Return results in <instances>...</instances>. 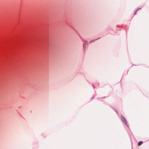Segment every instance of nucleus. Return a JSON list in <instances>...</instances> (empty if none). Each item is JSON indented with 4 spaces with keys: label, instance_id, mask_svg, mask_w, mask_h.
Returning a JSON list of instances; mask_svg holds the SVG:
<instances>
[{
    "label": "nucleus",
    "instance_id": "nucleus-1",
    "mask_svg": "<svg viewBox=\"0 0 149 149\" xmlns=\"http://www.w3.org/2000/svg\"><path fill=\"white\" fill-rule=\"evenodd\" d=\"M121 120L122 121H123L125 123L126 125H127V122L125 118L123 117H121Z\"/></svg>",
    "mask_w": 149,
    "mask_h": 149
},
{
    "label": "nucleus",
    "instance_id": "nucleus-2",
    "mask_svg": "<svg viewBox=\"0 0 149 149\" xmlns=\"http://www.w3.org/2000/svg\"><path fill=\"white\" fill-rule=\"evenodd\" d=\"M87 42L86 41H84V47L85 48L86 47V45L87 44Z\"/></svg>",
    "mask_w": 149,
    "mask_h": 149
},
{
    "label": "nucleus",
    "instance_id": "nucleus-3",
    "mask_svg": "<svg viewBox=\"0 0 149 149\" xmlns=\"http://www.w3.org/2000/svg\"><path fill=\"white\" fill-rule=\"evenodd\" d=\"M143 143V142L142 141H140L138 144V146H139L141 145L142 143Z\"/></svg>",
    "mask_w": 149,
    "mask_h": 149
},
{
    "label": "nucleus",
    "instance_id": "nucleus-4",
    "mask_svg": "<svg viewBox=\"0 0 149 149\" xmlns=\"http://www.w3.org/2000/svg\"><path fill=\"white\" fill-rule=\"evenodd\" d=\"M99 38H97V39H95V40H91L90 42L89 43H91L92 42H94V41L97 40L99 39Z\"/></svg>",
    "mask_w": 149,
    "mask_h": 149
},
{
    "label": "nucleus",
    "instance_id": "nucleus-5",
    "mask_svg": "<svg viewBox=\"0 0 149 149\" xmlns=\"http://www.w3.org/2000/svg\"><path fill=\"white\" fill-rule=\"evenodd\" d=\"M138 10H137L135 12V13H134V15H135L137 11Z\"/></svg>",
    "mask_w": 149,
    "mask_h": 149
}]
</instances>
